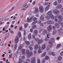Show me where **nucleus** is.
<instances>
[{
	"instance_id": "f257e3e1",
	"label": "nucleus",
	"mask_w": 63,
	"mask_h": 63,
	"mask_svg": "<svg viewBox=\"0 0 63 63\" xmlns=\"http://www.w3.org/2000/svg\"><path fill=\"white\" fill-rule=\"evenodd\" d=\"M55 42V39L54 38H51L50 39V41H49L48 43V44L51 45V46H50V47H51L52 46V43H54Z\"/></svg>"
},
{
	"instance_id": "f03ea898",
	"label": "nucleus",
	"mask_w": 63,
	"mask_h": 63,
	"mask_svg": "<svg viewBox=\"0 0 63 63\" xmlns=\"http://www.w3.org/2000/svg\"><path fill=\"white\" fill-rule=\"evenodd\" d=\"M35 59L36 58H35V57H32L31 59V63H36V61H35Z\"/></svg>"
},
{
	"instance_id": "7ed1b4c3",
	"label": "nucleus",
	"mask_w": 63,
	"mask_h": 63,
	"mask_svg": "<svg viewBox=\"0 0 63 63\" xmlns=\"http://www.w3.org/2000/svg\"><path fill=\"white\" fill-rule=\"evenodd\" d=\"M53 12L55 14H59L60 13V11L58 10L55 9L53 10Z\"/></svg>"
},
{
	"instance_id": "20e7f679",
	"label": "nucleus",
	"mask_w": 63,
	"mask_h": 63,
	"mask_svg": "<svg viewBox=\"0 0 63 63\" xmlns=\"http://www.w3.org/2000/svg\"><path fill=\"white\" fill-rule=\"evenodd\" d=\"M47 30L48 31V32H51V30H52V28H51V26L49 25L48 27L47 28Z\"/></svg>"
},
{
	"instance_id": "39448f33",
	"label": "nucleus",
	"mask_w": 63,
	"mask_h": 63,
	"mask_svg": "<svg viewBox=\"0 0 63 63\" xmlns=\"http://www.w3.org/2000/svg\"><path fill=\"white\" fill-rule=\"evenodd\" d=\"M33 53L32 51L30 52L28 55H27V57L28 58H29L30 56H33Z\"/></svg>"
},
{
	"instance_id": "423d86ee",
	"label": "nucleus",
	"mask_w": 63,
	"mask_h": 63,
	"mask_svg": "<svg viewBox=\"0 0 63 63\" xmlns=\"http://www.w3.org/2000/svg\"><path fill=\"white\" fill-rule=\"evenodd\" d=\"M29 6H30L29 4H27V3H26L23 6V8H28Z\"/></svg>"
},
{
	"instance_id": "0eeeda50",
	"label": "nucleus",
	"mask_w": 63,
	"mask_h": 63,
	"mask_svg": "<svg viewBox=\"0 0 63 63\" xmlns=\"http://www.w3.org/2000/svg\"><path fill=\"white\" fill-rule=\"evenodd\" d=\"M39 9L40 12L41 13H42L44 11V8L42 6H40L39 7Z\"/></svg>"
},
{
	"instance_id": "6e6552de",
	"label": "nucleus",
	"mask_w": 63,
	"mask_h": 63,
	"mask_svg": "<svg viewBox=\"0 0 63 63\" xmlns=\"http://www.w3.org/2000/svg\"><path fill=\"white\" fill-rule=\"evenodd\" d=\"M19 41V39H18V36H16L15 39V42L16 43H17V42Z\"/></svg>"
},
{
	"instance_id": "1a4fd4ad",
	"label": "nucleus",
	"mask_w": 63,
	"mask_h": 63,
	"mask_svg": "<svg viewBox=\"0 0 63 63\" xmlns=\"http://www.w3.org/2000/svg\"><path fill=\"white\" fill-rule=\"evenodd\" d=\"M32 17H31L29 19V18L28 17L27 18V21L28 22H30L32 20Z\"/></svg>"
},
{
	"instance_id": "9d476101",
	"label": "nucleus",
	"mask_w": 63,
	"mask_h": 63,
	"mask_svg": "<svg viewBox=\"0 0 63 63\" xmlns=\"http://www.w3.org/2000/svg\"><path fill=\"white\" fill-rule=\"evenodd\" d=\"M61 8H62V5L61 4L58 5L56 7L57 9H60Z\"/></svg>"
},
{
	"instance_id": "9b49d317",
	"label": "nucleus",
	"mask_w": 63,
	"mask_h": 63,
	"mask_svg": "<svg viewBox=\"0 0 63 63\" xmlns=\"http://www.w3.org/2000/svg\"><path fill=\"white\" fill-rule=\"evenodd\" d=\"M59 20V21H62L63 20V17L61 16H58Z\"/></svg>"
},
{
	"instance_id": "f8f14e48",
	"label": "nucleus",
	"mask_w": 63,
	"mask_h": 63,
	"mask_svg": "<svg viewBox=\"0 0 63 63\" xmlns=\"http://www.w3.org/2000/svg\"><path fill=\"white\" fill-rule=\"evenodd\" d=\"M32 38V36L31 35V34L30 33L29 34L28 36V38L29 40H31Z\"/></svg>"
},
{
	"instance_id": "ddd939ff",
	"label": "nucleus",
	"mask_w": 63,
	"mask_h": 63,
	"mask_svg": "<svg viewBox=\"0 0 63 63\" xmlns=\"http://www.w3.org/2000/svg\"><path fill=\"white\" fill-rule=\"evenodd\" d=\"M52 14V11H49L47 13V16H50Z\"/></svg>"
},
{
	"instance_id": "4468645a",
	"label": "nucleus",
	"mask_w": 63,
	"mask_h": 63,
	"mask_svg": "<svg viewBox=\"0 0 63 63\" xmlns=\"http://www.w3.org/2000/svg\"><path fill=\"white\" fill-rule=\"evenodd\" d=\"M50 46H51V45L50 44V45H48V46L47 47V50L48 51V50H49L50 49V47H51L52 46H51V47H50Z\"/></svg>"
},
{
	"instance_id": "2eb2a0df",
	"label": "nucleus",
	"mask_w": 63,
	"mask_h": 63,
	"mask_svg": "<svg viewBox=\"0 0 63 63\" xmlns=\"http://www.w3.org/2000/svg\"><path fill=\"white\" fill-rule=\"evenodd\" d=\"M47 30H44L42 34L43 35H45V34H47Z\"/></svg>"
},
{
	"instance_id": "dca6fc26",
	"label": "nucleus",
	"mask_w": 63,
	"mask_h": 63,
	"mask_svg": "<svg viewBox=\"0 0 63 63\" xmlns=\"http://www.w3.org/2000/svg\"><path fill=\"white\" fill-rule=\"evenodd\" d=\"M43 41L42 39H40L38 41V44H41L43 43Z\"/></svg>"
},
{
	"instance_id": "f3484780",
	"label": "nucleus",
	"mask_w": 63,
	"mask_h": 63,
	"mask_svg": "<svg viewBox=\"0 0 63 63\" xmlns=\"http://www.w3.org/2000/svg\"><path fill=\"white\" fill-rule=\"evenodd\" d=\"M39 50H38V52L39 53H42L43 51H41V47L39 46V48H38Z\"/></svg>"
},
{
	"instance_id": "a211bd4d",
	"label": "nucleus",
	"mask_w": 63,
	"mask_h": 63,
	"mask_svg": "<svg viewBox=\"0 0 63 63\" xmlns=\"http://www.w3.org/2000/svg\"><path fill=\"white\" fill-rule=\"evenodd\" d=\"M33 34L35 36L37 35V34H38V31L37 30H35L33 32Z\"/></svg>"
},
{
	"instance_id": "6ab92c4d",
	"label": "nucleus",
	"mask_w": 63,
	"mask_h": 63,
	"mask_svg": "<svg viewBox=\"0 0 63 63\" xmlns=\"http://www.w3.org/2000/svg\"><path fill=\"white\" fill-rule=\"evenodd\" d=\"M40 18L41 20H42V21H45V19H44V16H41L40 17Z\"/></svg>"
},
{
	"instance_id": "aec40b11",
	"label": "nucleus",
	"mask_w": 63,
	"mask_h": 63,
	"mask_svg": "<svg viewBox=\"0 0 63 63\" xmlns=\"http://www.w3.org/2000/svg\"><path fill=\"white\" fill-rule=\"evenodd\" d=\"M57 32V31L56 30H54L52 34L53 35H54L56 34Z\"/></svg>"
},
{
	"instance_id": "412c9836",
	"label": "nucleus",
	"mask_w": 63,
	"mask_h": 63,
	"mask_svg": "<svg viewBox=\"0 0 63 63\" xmlns=\"http://www.w3.org/2000/svg\"><path fill=\"white\" fill-rule=\"evenodd\" d=\"M45 48L46 45H43L42 46L41 49H42V50H44V49H45Z\"/></svg>"
},
{
	"instance_id": "4be33fe9",
	"label": "nucleus",
	"mask_w": 63,
	"mask_h": 63,
	"mask_svg": "<svg viewBox=\"0 0 63 63\" xmlns=\"http://www.w3.org/2000/svg\"><path fill=\"white\" fill-rule=\"evenodd\" d=\"M55 26L57 28H58L59 27V25L57 23H56L55 24Z\"/></svg>"
},
{
	"instance_id": "5701e85b",
	"label": "nucleus",
	"mask_w": 63,
	"mask_h": 63,
	"mask_svg": "<svg viewBox=\"0 0 63 63\" xmlns=\"http://www.w3.org/2000/svg\"><path fill=\"white\" fill-rule=\"evenodd\" d=\"M49 6H50V5H48L46 8L45 10H46V11H47V10L49 9Z\"/></svg>"
},
{
	"instance_id": "b1692460",
	"label": "nucleus",
	"mask_w": 63,
	"mask_h": 63,
	"mask_svg": "<svg viewBox=\"0 0 63 63\" xmlns=\"http://www.w3.org/2000/svg\"><path fill=\"white\" fill-rule=\"evenodd\" d=\"M22 52L23 54H25V50L23 49L22 50Z\"/></svg>"
},
{
	"instance_id": "393cba45",
	"label": "nucleus",
	"mask_w": 63,
	"mask_h": 63,
	"mask_svg": "<svg viewBox=\"0 0 63 63\" xmlns=\"http://www.w3.org/2000/svg\"><path fill=\"white\" fill-rule=\"evenodd\" d=\"M9 33H7L6 34V37H5L4 38V39H6V38H8V37H9Z\"/></svg>"
},
{
	"instance_id": "a878e982",
	"label": "nucleus",
	"mask_w": 63,
	"mask_h": 63,
	"mask_svg": "<svg viewBox=\"0 0 63 63\" xmlns=\"http://www.w3.org/2000/svg\"><path fill=\"white\" fill-rule=\"evenodd\" d=\"M35 12L36 13H37L39 12V9L38 8H35Z\"/></svg>"
},
{
	"instance_id": "bb28decb",
	"label": "nucleus",
	"mask_w": 63,
	"mask_h": 63,
	"mask_svg": "<svg viewBox=\"0 0 63 63\" xmlns=\"http://www.w3.org/2000/svg\"><path fill=\"white\" fill-rule=\"evenodd\" d=\"M2 30H3V34H5V33H6V30L4 28H3Z\"/></svg>"
},
{
	"instance_id": "cd10ccee",
	"label": "nucleus",
	"mask_w": 63,
	"mask_h": 63,
	"mask_svg": "<svg viewBox=\"0 0 63 63\" xmlns=\"http://www.w3.org/2000/svg\"><path fill=\"white\" fill-rule=\"evenodd\" d=\"M50 33H48V34H47V38H49V37L48 36H50Z\"/></svg>"
},
{
	"instance_id": "c85d7f7f",
	"label": "nucleus",
	"mask_w": 63,
	"mask_h": 63,
	"mask_svg": "<svg viewBox=\"0 0 63 63\" xmlns=\"http://www.w3.org/2000/svg\"><path fill=\"white\" fill-rule=\"evenodd\" d=\"M51 20H48L47 21V23L48 24H51Z\"/></svg>"
},
{
	"instance_id": "c756f323",
	"label": "nucleus",
	"mask_w": 63,
	"mask_h": 63,
	"mask_svg": "<svg viewBox=\"0 0 63 63\" xmlns=\"http://www.w3.org/2000/svg\"><path fill=\"white\" fill-rule=\"evenodd\" d=\"M17 47V44H16L14 46V50H16V49Z\"/></svg>"
},
{
	"instance_id": "7c9ffc66",
	"label": "nucleus",
	"mask_w": 63,
	"mask_h": 63,
	"mask_svg": "<svg viewBox=\"0 0 63 63\" xmlns=\"http://www.w3.org/2000/svg\"><path fill=\"white\" fill-rule=\"evenodd\" d=\"M46 52H45L43 54L41 55V57H44V56H45L46 55Z\"/></svg>"
},
{
	"instance_id": "2f4dec72",
	"label": "nucleus",
	"mask_w": 63,
	"mask_h": 63,
	"mask_svg": "<svg viewBox=\"0 0 63 63\" xmlns=\"http://www.w3.org/2000/svg\"><path fill=\"white\" fill-rule=\"evenodd\" d=\"M61 46V45L60 44H58L56 46L57 48H59Z\"/></svg>"
},
{
	"instance_id": "473e14b6",
	"label": "nucleus",
	"mask_w": 63,
	"mask_h": 63,
	"mask_svg": "<svg viewBox=\"0 0 63 63\" xmlns=\"http://www.w3.org/2000/svg\"><path fill=\"white\" fill-rule=\"evenodd\" d=\"M58 60H62V57L61 56H59L58 57Z\"/></svg>"
},
{
	"instance_id": "72a5a7b5",
	"label": "nucleus",
	"mask_w": 63,
	"mask_h": 63,
	"mask_svg": "<svg viewBox=\"0 0 63 63\" xmlns=\"http://www.w3.org/2000/svg\"><path fill=\"white\" fill-rule=\"evenodd\" d=\"M58 22L59 24H60L61 26L63 27V23H61V22L59 21H58Z\"/></svg>"
},
{
	"instance_id": "f704fd0d",
	"label": "nucleus",
	"mask_w": 63,
	"mask_h": 63,
	"mask_svg": "<svg viewBox=\"0 0 63 63\" xmlns=\"http://www.w3.org/2000/svg\"><path fill=\"white\" fill-rule=\"evenodd\" d=\"M25 43L27 45H29L30 44V43L29 41H26L25 42Z\"/></svg>"
},
{
	"instance_id": "c9c22d12",
	"label": "nucleus",
	"mask_w": 63,
	"mask_h": 63,
	"mask_svg": "<svg viewBox=\"0 0 63 63\" xmlns=\"http://www.w3.org/2000/svg\"><path fill=\"white\" fill-rule=\"evenodd\" d=\"M49 16L52 19H54V16L52 14L51 15Z\"/></svg>"
},
{
	"instance_id": "e433bc0d",
	"label": "nucleus",
	"mask_w": 63,
	"mask_h": 63,
	"mask_svg": "<svg viewBox=\"0 0 63 63\" xmlns=\"http://www.w3.org/2000/svg\"><path fill=\"white\" fill-rule=\"evenodd\" d=\"M39 48L38 47V45H35V46L34 49L35 50H36L37 49V48Z\"/></svg>"
},
{
	"instance_id": "4c0bfd02",
	"label": "nucleus",
	"mask_w": 63,
	"mask_h": 63,
	"mask_svg": "<svg viewBox=\"0 0 63 63\" xmlns=\"http://www.w3.org/2000/svg\"><path fill=\"white\" fill-rule=\"evenodd\" d=\"M26 53L27 55H28V54H29V50H27L26 52Z\"/></svg>"
},
{
	"instance_id": "58836bf2",
	"label": "nucleus",
	"mask_w": 63,
	"mask_h": 63,
	"mask_svg": "<svg viewBox=\"0 0 63 63\" xmlns=\"http://www.w3.org/2000/svg\"><path fill=\"white\" fill-rule=\"evenodd\" d=\"M18 36L19 37H20L21 36V33H20V32H18Z\"/></svg>"
},
{
	"instance_id": "ea45409f",
	"label": "nucleus",
	"mask_w": 63,
	"mask_h": 63,
	"mask_svg": "<svg viewBox=\"0 0 63 63\" xmlns=\"http://www.w3.org/2000/svg\"><path fill=\"white\" fill-rule=\"evenodd\" d=\"M4 45V42H1L0 43V45L1 46H3Z\"/></svg>"
},
{
	"instance_id": "a19ab883",
	"label": "nucleus",
	"mask_w": 63,
	"mask_h": 63,
	"mask_svg": "<svg viewBox=\"0 0 63 63\" xmlns=\"http://www.w3.org/2000/svg\"><path fill=\"white\" fill-rule=\"evenodd\" d=\"M22 47L21 46H19L18 47V49L19 50H20L21 49V48Z\"/></svg>"
},
{
	"instance_id": "79ce46f5",
	"label": "nucleus",
	"mask_w": 63,
	"mask_h": 63,
	"mask_svg": "<svg viewBox=\"0 0 63 63\" xmlns=\"http://www.w3.org/2000/svg\"><path fill=\"white\" fill-rule=\"evenodd\" d=\"M35 40L36 42H38V41H39V38H35Z\"/></svg>"
},
{
	"instance_id": "37998d69",
	"label": "nucleus",
	"mask_w": 63,
	"mask_h": 63,
	"mask_svg": "<svg viewBox=\"0 0 63 63\" xmlns=\"http://www.w3.org/2000/svg\"><path fill=\"white\" fill-rule=\"evenodd\" d=\"M53 4L55 6H56L57 5V2L56 1H55L53 3Z\"/></svg>"
},
{
	"instance_id": "c03bdc74",
	"label": "nucleus",
	"mask_w": 63,
	"mask_h": 63,
	"mask_svg": "<svg viewBox=\"0 0 63 63\" xmlns=\"http://www.w3.org/2000/svg\"><path fill=\"white\" fill-rule=\"evenodd\" d=\"M45 59L46 60H48V59H49V57L47 56H46L45 57Z\"/></svg>"
},
{
	"instance_id": "a18cd8bd",
	"label": "nucleus",
	"mask_w": 63,
	"mask_h": 63,
	"mask_svg": "<svg viewBox=\"0 0 63 63\" xmlns=\"http://www.w3.org/2000/svg\"><path fill=\"white\" fill-rule=\"evenodd\" d=\"M45 17L46 19H50V17L49 16H46Z\"/></svg>"
},
{
	"instance_id": "49530a36",
	"label": "nucleus",
	"mask_w": 63,
	"mask_h": 63,
	"mask_svg": "<svg viewBox=\"0 0 63 63\" xmlns=\"http://www.w3.org/2000/svg\"><path fill=\"white\" fill-rule=\"evenodd\" d=\"M37 22V21H36L32 23V25H34V24H36V23Z\"/></svg>"
},
{
	"instance_id": "de8ad7c7",
	"label": "nucleus",
	"mask_w": 63,
	"mask_h": 63,
	"mask_svg": "<svg viewBox=\"0 0 63 63\" xmlns=\"http://www.w3.org/2000/svg\"><path fill=\"white\" fill-rule=\"evenodd\" d=\"M37 63H40V59H38L37 60Z\"/></svg>"
},
{
	"instance_id": "09e8293b",
	"label": "nucleus",
	"mask_w": 63,
	"mask_h": 63,
	"mask_svg": "<svg viewBox=\"0 0 63 63\" xmlns=\"http://www.w3.org/2000/svg\"><path fill=\"white\" fill-rule=\"evenodd\" d=\"M39 25L40 26H44V24L42 23H40Z\"/></svg>"
},
{
	"instance_id": "8fccbe9b",
	"label": "nucleus",
	"mask_w": 63,
	"mask_h": 63,
	"mask_svg": "<svg viewBox=\"0 0 63 63\" xmlns=\"http://www.w3.org/2000/svg\"><path fill=\"white\" fill-rule=\"evenodd\" d=\"M29 48L30 50H33V48H32V47H29Z\"/></svg>"
},
{
	"instance_id": "3c124183",
	"label": "nucleus",
	"mask_w": 63,
	"mask_h": 63,
	"mask_svg": "<svg viewBox=\"0 0 63 63\" xmlns=\"http://www.w3.org/2000/svg\"><path fill=\"white\" fill-rule=\"evenodd\" d=\"M24 26L25 28H27V24H24Z\"/></svg>"
},
{
	"instance_id": "603ef678",
	"label": "nucleus",
	"mask_w": 63,
	"mask_h": 63,
	"mask_svg": "<svg viewBox=\"0 0 63 63\" xmlns=\"http://www.w3.org/2000/svg\"><path fill=\"white\" fill-rule=\"evenodd\" d=\"M37 19V18L36 17H34L33 18V21H35V20H36Z\"/></svg>"
},
{
	"instance_id": "864d4df0",
	"label": "nucleus",
	"mask_w": 63,
	"mask_h": 63,
	"mask_svg": "<svg viewBox=\"0 0 63 63\" xmlns=\"http://www.w3.org/2000/svg\"><path fill=\"white\" fill-rule=\"evenodd\" d=\"M51 54L53 56H55V54L53 52H51Z\"/></svg>"
},
{
	"instance_id": "5fc2aeb1",
	"label": "nucleus",
	"mask_w": 63,
	"mask_h": 63,
	"mask_svg": "<svg viewBox=\"0 0 63 63\" xmlns=\"http://www.w3.org/2000/svg\"><path fill=\"white\" fill-rule=\"evenodd\" d=\"M54 23V21L51 20V24H53Z\"/></svg>"
},
{
	"instance_id": "6e6d98bb",
	"label": "nucleus",
	"mask_w": 63,
	"mask_h": 63,
	"mask_svg": "<svg viewBox=\"0 0 63 63\" xmlns=\"http://www.w3.org/2000/svg\"><path fill=\"white\" fill-rule=\"evenodd\" d=\"M9 58H11L12 57V53H11L9 55Z\"/></svg>"
},
{
	"instance_id": "4d7b16f0",
	"label": "nucleus",
	"mask_w": 63,
	"mask_h": 63,
	"mask_svg": "<svg viewBox=\"0 0 63 63\" xmlns=\"http://www.w3.org/2000/svg\"><path fill=\"white\" fill-rule=\"evenodd\" d=\"M60 55L61 56H63V51L61 52L60 53Z\"/></svg>"
},
{
	"instance_id": "13d9d810",
	"label": "nucleus",
	"mask_w": 63,
	"mask_h": 63,
	"mask_svg": "<svg viewBox=\"0 0 63 63\" xmlns=\"http://www.w3.org/2000/svg\"><path fill=\"white\" fill-rule=\"evenodd\" d=\"M36 27V25H33L32 26V28H33V29H34Z\"/></svg>"
},
{
	"instance_id": "bf43d9fd",
	"label": "nucleus",
	"mask_w": 63,
	"mask_h": 63,
	"mask_svg": "<svg viewBox=\"0 0 63 63\" xmlns=\"http://www.w3.org/2000/svg\"><path fill=\"white\" fill-rule=\"evenodd\" d=\"M22 27L20 26L19 27V29L20 31H21L22 30Z\"/></svg>"
},
{
	"instance_id": "052dcab7",
	"label": "nucleus",
	"mask_w": 63,
	"mask_h": 63,
	"mask_svg": "<svg viewBox=\"0 0 63 63\" xmlns=\"http://www.w3.org/2000/svg\"><path fill=\"white\" fill-rule=\"evenodd\" d=\"M4 22H1L0 23V25L1 26L2 24H4Z\"/></svg>"
},
{
	"instance_id": "680f3d73",
	"label": "nucleus",
	"mask_w": 63,
	"mask_h": 63,
	"mask_svg": "<svg viewBox=\"0 0 63 63\" xmlns=\"http://www.w3.org/2000/svg\"><path fill=\"white\" fill-rule=\"evenodd\" d=\"M32 39H35V36H34L33 35H32Z\"/></svg>"
},
{
	"instance_id": "e2e57ef3",
	"label": "nucleus",
	"mask_w": 63,
	"mask_h": 63,
	"mask_svg": "<svg viewBox=\"0 0 63 63\" xmlns=\"http://www.w3.org/2000/svg\"><path fill=\"white\" fill-rule=\"evenodd\" d=\"M58 0V2L59 3H61V0Z\"/></svg>"
},
{
	"instance_id": "0e129e2a",
	"label": "nucleus",
	"mask_w": 63,
	"mask_h": 63,
	"mask_svg": "<svg viewBox=\"0 0 63 63\" xmlns=\"http://www.w3.org/2000/svg\"><path fill=\"white\" fill-rule=\"evenodd\" d=\"M43 31V29H41L39 30V32H41Z\"/></svg>"
},
{
	"instance_id": "69168bd1",
	"label": "nucleus",
	"mask_w": 63,
	"mask_h": 63,
	"mask_svg": "<svg viewBox=\"0 0 63 63\" xmlns=\"http://www.w3.org/2000/svg\"><path fill=\"white\" fill-rule=\"evenodd\" d=\"M45 41H46V42H47V41L48 40V39H47V38H46L45 39Z\"/></svg>"
},
{
	"instance_id": "338daca9",
	"label": "nucleus",
	"mask_w": 63,
	"mask_h": 63,
	"mask_svg": "<svg viewBox=\"0 0 63 63\" xmlns=\"http://www.w3.org/2000/svg\"><path fill=\"white\" fill-rule=\"evenodd\" d=\"M22 58L23 59H25V57L24 56H22Z\"/></svg>"
},
{
	"instance_id": "774afa93",
	"label": "nucleus",
	"mask_w": 63,
	"mask_h": 63,
	"mask_svg": "<svg viewBox=\"0 0 63 63\" xmlns=\"http://www.w3.org/2000/svg\"><path fill=\"white\" fill-rule=\"evenodd\" d=\"M32 5H34L35 4V1H34L33 2H32Z\"/></svg>"
}]
</instances>
